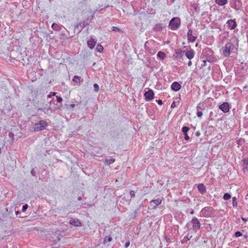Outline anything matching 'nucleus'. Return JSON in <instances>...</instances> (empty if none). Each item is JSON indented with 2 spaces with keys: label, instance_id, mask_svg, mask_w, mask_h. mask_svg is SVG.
Masks as SVG:
<instances>
[{
  "label": "nucleus",
  "instance_id": "nucleus-49",
  "mask_svg": "<svg viewBox=\"0 0 248 248\" xmlns=\"http://www.w3.org/2000/svg\"><path fill=\"white\" fill-rule=\"evenodd\" d=\"M49 104H50V105H51V101H50V102H49Z\"/></svg>",
  "mask_w": 248,
  "mask_h": 248
},
{
  "label": "nucleus",
  "instance_id": "nucleus-22",
  "mask_svg": "<svg viewBox=\"0 0 248 248\" xmlns=\"http://www.w3.org/2000/svg\"><path fill=\"white\" fill-rule=\"evenodd\" d=\"M112 241V238L110 236H107L105 237L104 241L105 243L108 242H110Z\"/></svg>",
  "mask_w": 248,
  "mask_h": 248
},
{
  "label": "nucleus",
  "instance_id": "nucleus-18",
  "mask_svg": "<svg viewBox=\"0 0 248 248\" xmlns=\"http://www.w3.org/2000/svg\"><path fill=\"white\" fill-rule=\"evenodd\" d=\"M216 3L220 6H223L228 3V0H215Z\"/></svg>",
  "mask_w": 248,
  "mask_h": 248
},
{
  "label": "nucleus",
  "instance_id": "nucleus-34",
  "mask_svg": "<svg viewBox=\"0 0 248 248\" xmlns=\"http://www.w3.org/2000/svg\"><path fill=\"white\" fill-rule=\"evenodd\" d=\"M197 115L198 117H201L202 115V113L201 111H198L197 113Z\"/></svg>",
  "mask_w": 248,
  "mask_h": 248
},
{
  "label": "nucleus",
  "instance_id": "nucleus-46",
  "mask_svg": "<svg viewBox=\"0 0 248 248\" xmlns=\"http://www.w3.org/2000/svg\"><path fill=\"white\" fill-rule=\"evenodd\" d=\"M173 105H175V102H173L172 103L171 106V108H172V107H173Z\"/></svg>",
  "mask_w": 248,
  "mask_h": 248
},
{
  "label": "nucleus",
  "instance_id": "nucleus-41",
  "mask_svg": "<svg viewBox=\"0 0 248 248\" xmlns=\"http://www.w3.org/2000/svg\"><path fill=\"white\" fill-rule=\"evenodd\" d=\"M20 212L19 211H16V214L17 216L20 214Z\"/></svg>",
  "mask_w": 248,
  "mask_h": 248
},
{
  "label": "nucleus",
  "instance_id": "nucleus-48",
  "mask_svg": "<svg viewBox=\"0 0 248 248\" xmlns=\"http://www.w3.org/2000/svg\"><path fill=\"white\" fill-rule=\"evenodd\" d=\"M204 210H205V208L203 209L202 210V212H203L204 211Z\"/></svg>",
  "mask_w": 248,
  "mask_h": 248
},
{
  "label": "nucleus",
  "instance_id": "nucleus-11",
  "mask_svg": "<svg viewBox=\"0 0 248 248\" xmlns=\"http://www.w3.org/2000/svg\"><path fill=\"white\" fill-rule=\"evenodd\" d=\"M171 88L172 90L177 92L181 89V85L178 82L175 81L172 83Z\"/></svg>",
  "mask_w": 248,
  "mask_h": 248
},
{
  "label": "nucleus",
  "instance_id": "nucleus-25",
  "mask_svg": "<svg viewBox=\"0 0 248 248\" xmlns=\"http://www.w3.org/2000/svg\"><path fill=\"white\" fill-rule=\"evenodd\" d=\"M94 90L95 92H98L99 90V86L97 83L93 84Z\"/></svg>",
  "mask_w": 248,
  "mask_h": 248
},
{
  "label": "nucleus",
  "instance_id": "nucleus-47",
  "mask_svg": "<svg viewBox=\"0 0 248 248\" xmlns=\"http://www.w3.org/2000/svg\"><path fill=\"white\" fill-rule=\"evenodd\" d=\"M71 106L73 108V107H75V105L74 104H72V105H71Z\"/></svg>",
  "mask_w": 248,
  "mask_h": 248
},
{
  "label": "nucleus",
  "instance_id": "nucleus-32",
  "mask_svg": "<svg viewBox=\"0 0 248 248\" xmlns=\"http://www.w3.org/2000/svg\"><path fill=\"white\" fill-rule=\"evenodd\" d=\"M56 93L55 92H51L50 93L47 95V98H51L53 96H55Z\"/></svg>",
  "mask_w": 248,
  "mask_h": 248
},
{
  "label": "nucleus",
  "instance_id": "nucleus-4",
  "mask_svg": "<svg viewBox=\"0 0 248 248\" xmlns=\"http://www.w3.org/2000/svg\"><path fill=\"white\" fill-rule=\"evenodd\" d=\"M162 199H157L151 201L149 203V208L151 209H155L158 205L161 204L162 202Z\"/></svg>",
  "mask_w": 248,
  "mask_h": 248
},
{
  "label": "nucleus",
  "instance_id": "nucleus-20",
  "mask_svg": "<svg viewBox=\"0 0 248 248\" xmlns=\"http://www.w3.org/2000/svg\"><path fill=\"white\" fill-rule=\"evenodd\" d=\"M115 161V159L114 158H107L106 159V162L108 164H110L113 162H114Z\"/></svg>",
  "mask_w": 248,
  "mask_h": 248
},
{
  "label": "nucleus",
  "instance_id": "nucleus-33",
  "mask_svg": "<svg viewBox=\"0 0 248 248\" xmlns=\"http://www.w3.org/2000/svg\"><path fill=\"white\" fill-rule=\"evenodd\" d=\"M56 98H57V101L59 103L62 102V98L61 97L57 96Z\"/></svg>",
  "mask_w": 248,
  "mask_h": 248
},
{
  "label": "nucleus",
  "instance_id": "nucleus-36",
  "mask_svg": "<svg viewBox=\"0 0 248 248\" xmlns=\"http://www.w3.org/2000/svg\"><path fill=\"white\" fill-rule=\"evenodd\" d=\"M129 245H130V242L129 241L126 242L125 245H124L125 248H128L129 246Z\"/></svg>",
  "mask_w": 248,
  "mask_h": 248
},
{
  "label": "nucleus",
  "instance_id": "nucleus-15",
  "mask_svg": "<svg viewBox=\"0 0 248 248\" xmlns=\"http://www.w3.org/2000/svg\"><path fill=\"white\" fill-rule=\"evenodd\" d=\"M193 227L199 229L200 228V223L197 218H193L191 220Z\"/></svg>",
  "mask_w": 248,
  "mask_h": 248
},
{
  "label": "nucleus",
  "instance_id": "nucleus-6",
  "mask_svg": "<svg viewBox=\"0 0 248 248\" xmlns=\"http://www.w3.org/2000/svg\"><path fill=\"white\" fill-rule=\"evenodd\" d=\"M226 24L228 28L231 30L234 29L237 26V23L235 19H230L228 20Z\"/></svg>",
  "mask_w": 248,
  "mask_h": 248
},
{
  "label": "nucleus",
  "instance_id": "nucleus-42",
  "mask_svg": "<svg viewBox=\"0 0 248 248\" xmlns=\"http://www.w3.org/2000/svg\"><path fill=\"white\" fill-rule=\"evenodd\" d=\"M187 64L189 66H190L191 65H192V62L191 61H189L188 63H187Z\"/></svg>",
  "mask_w": 248,
  "mask_h": 248
},
{
  "label": "nucleus",
  "instance_id": "nucleus-23",
  "mask_svg": "<svg viewBox=\"0 0 248 248\" xmlns=\"http://www.w3.org/2000/svg\"><path fill=\"white\" fill-rule=\"evenodd\" d=\"M231 198V196L230 194L229 193H225L224 194V196H223V199L225 200H229L230 198Z\"/></svg>",
  "mask_w": 248,
  "mask_h": 248
},
{
  "label": "nucleus",
  "instance_id": "nucleus-43",
  "mask_svg": "<svg viewBox=\"0 0 248 248\" xmlns=\"http://www.w3.org/2000/svg\"><path fill=\"white\" fill-rule=\"evenodd\" d=\"M31 174H32L33 175H34V170H32L31 171Z\"/></svg>",
  "mask_w": 248,
  "mask_h": 248
},
{
  "label": "nucleus",
  "instance_id": "nucleus-10",
  "mask_svg": "<svg viewBox=\"0 0 248 248\" xmlns=\"http://www.w3.org/2000/svg\"><path fill=\"white\" fill-rule=\"evenodd\" d=\"M189 129L190 128L187 126H183L182 128V131L185 135L184 139L186 140H188L190 139L189 136L187 134V132L189 130Z\"/></svg>",
  "mask_w": 248,
  "mask_h": 248
},
{
  "label": "nucleus",
  "instance_id": "nucleus-21",
  "mask_svg": "<svg viewBox=\"0 0 248 248\" xmlns=\"http://www.w3.org/2000/svg\"><path fill=\"white\" fill-rule=\"evenodd\" d=\"M96 49L97 50V51L101 52L103 50V47L101 45L98 44L97 45Z\"/></svg>",
  "mask_w": 248,
  "mask_h": 248
},
{
  "label": "nucleus",
  "instance_id": "nucleus-24",
  "mask_svg": "<svg viewBox=\"0 0 248 248\" xmlns=\"http://www.w3.org/2000/svg\"><path fill=\"white\" fill-rule=\"evenodd\" d=\"M73 80L74 82L78 83L80 82V78L78 76H75L73 79Z\"/></svg>",
  "mask_w": 248,
  "mask_h": 248
},
{
  "label": "nucleus",
  "instance_id": "nucleus-30",
  "mask_svg": "<svg viewBox=\"0 0 248 248\" xmlns=\"http://www.w3.org/2000/svg\"><path fill=\"white\" fill-rule=\"evenodd\" d=\"M28 207V204H26L24 205L22 207V211L25 212L26 210L27 209Z\"/></svg>",
  "mask_w": 248,
  "mask_h": 248
},
{
  "label": "nucleus",
  "instance_id": "nucleus-27",
  "mask_svg": "<svg viewBox=\"0 0 248 248\" xmlns=\"http://www.w3.org/2000/svg\"><path fill=\"white\" fill-rule=\"evenodd\" d=\"M232 205L233 206H236L237 205V199L235 197L232 198Z\"/></svg>",
  "mask_w": 248,
  "mask_h": 248
},
{
  "label": "nucleus",
  "instance_id": "nucleus-39",
  "mask_svg": "<svg viewBox=\"0 0 248 248\" xmlns=\"http://www.w3.org/2000/svg\"><path fill=\"white\" fill-rule=\"evenodd\" d=\"M157 103L159 104V105H162V100H156Z\"/></svg>",
  "mask_w": 248,
  "mask_h": 248
},
{
  "label": "nucleus",
  "instance_id": "nucleus-12",
  "mask_svg": "<svg viewBox=\"0 0 248 248\" xmlns=\"http://www.w3.org/2000/svg\"><path fill=\"white\" fill-rule=\"evenodd\" d=\"M69 223L72 225L77 226V227H80L82 226V224L80 221L78 219H72L69 221Z\"/></svg>",
  "mask_w": 248,
  "mask_h": 248
},
{
  "label": "nucleus",
  "instance_id": "nucleus-14",
  "mask_svg": "<svg viewBox=\"0 0 248 248\" xmlns=\"http://www.w3.org/2000/svg\"><path fill=\"white\" fill-rule=\"evenodd\" d=\"M197 188L199 191L202 193L204 194L206 192V188L203 184H199L197 186Z\"/></svg>",
  "mask_w": 248,
  "mask_h": 248
},
{
  "label": "nucleus",
  "instance_id": "nucleus-19",
  "mask_svg": "<svg viewBox=\"0 0 248 248\" xmlns=\"http://www.w3.org/2000/svg\"><path fill=\"white\" fill-rule=\"evenodd\" d=\"M157 56L158 58L163 60L166 58V54L164 52L160 51L157 53Z\"/></svg>",
  "mask_w": 248,
  "mask_h": 248
},
{
  "label": "nucleus",
  "instance_id": "nucleus-2",
  "mask_svg": "<svg viewBox=\"0 0 248 248\" xmlns=\"http://www.w3.org/2000/svg\"><path fill=\"white\" fill-rule=\"evenodd\" d=\"M47 123L44 120H41L38 123L34 124L31 127V131L33 132L42 130L47 126Z\"/></svg>",
  "mask_w": 248,
  "mask_h": 248
},
{
  "label": "nucleus",
  "instance_id": "nucleus-8",
  "mask_svg": "<svg viewBox=\"0 0 248 248\" xmlns=\"http://www.w3.org/2000/svg\"><path fill=\"white\" fill-rule=\"evenodd\" d=\"M187 40L188 42H194L197 39V36H195L192 34V31L191 30H188L187 32Z\"/></svg>",
  "mask_w": 248,
  "mask_h": 248
},
{
  "label": "nucleus",
  "instance_id": "nucleus-26",
  "mask_svg": "<svg viewBox=\"0 0 248 248\" xmlns=\"http://www.w3.org/2000/svg\"><path fill=\"white\" fill-rule=\"evenodd\" d=\"M50 108H51L50 107H49L47 108H38L37 110H38V111L39 110H42V111H44L45 113H46V111H48Z\"/></svg>",
  "mask_w": 248,
  "mask_h": 248
},
{
  "label": "nucleus",
  "instance_id": "nucleus-38",
  "mask_svg": "<svg viewBox=\"0 0 248 248\" xmlns=\"http://www.w3.org/2000/svg\"><path fill=\"white\" fill-rule=\"evenodd\" d=\"M241 219L243 221L245 222L248 221V218L241 217Z\"/></svg>",
  "mask_w": 248,
  "mask_h": 248
},
{
  "label": "nucleus",
  "instance_id": "nucleus-45",
  "mask_svg": "<svg viewBox=\"0 0 248 248\" xmlns=\"http://www.w3.org/2000/svg\"><path fill=\"white\" fill-rule=\"evenodd\" d=\"M81 199H82V198H81V197H79L78 198V200L79 201L81 200Z\"/></svg>",
  "mask_w": 248,
  "mask_h": 248
},
{
  "label": "nucleus",
  "instance_id": "nucleus-40",
  "mask_svg": "<svg viewBox=\"0 0 248 248\" xmlns=\"http://www.w3.org/2000/svg\"><path fill=\"white\" fill-rule=\"evenodd\" d=\"M200 135H201V133H200V132L199 131H197L196 132V136L199 137V136H200Z\"/></svg>",
  "mask_w": 248,
  "mask_h": 248
},
{
  "label": "nucleus",
  "instance_id": "nucleus-28",
  "mask_svg": "<svg viewBox=\"0 0 248 248\" xmlns=\"http://www.w3.org/2000/svg\"><path fill=\"white\" fill-rule=\"evenodd\" d=\"M244 165H246L245 169L248 168V159H245L243 160Z\"/></svg>",
  "mask_w": 248,
  "mask_h": 248
},
{
  "label": "nucleus",
  "instance_id": "nucleus-1",
  "mask_svg": "<svg viewBox=\"0 0 248 248\" xmlns=\"http://www.w3.org/2000/svg\"><path fill=\"white\" fill-rule=\"evenodd\" d=\"M234 47V45L232 43L228 42L225 44V46L222 47L220 51L224 57H228Z\"/></svg>",
  "mask_w": 248,
  "mask_h": 248
},
{
  "label": "nucleus",
  "instance_id": "nucleus-44",
  "mask_svg": "<svg viewBox=\"0 0 248 248\" xmlns=\"http://www.w3.org/2000/svg\"><path fill=\"white\" fill-rule=\"evenodd\" d=\"M190 214H191V215L193 214H194V211H193V210H192L191 211V212H190Z\"/></svg>",
  "mask_w": 248,
  "mask_h": 248
},
{
  "label": "nucleus",
  "instance_id": "nucleus-9",
  "mask_svg": "<svg viewBox=\"0 0 248 248\" xmlns=\"http://www.w3.org/2000/svg\"><path fill=\"white\" fill-rule=\"evenodd\" d=\"M219 108L223 112L225 113L228 112L230 109L229 104L227 102H225L221 104Z\"/></svg>",
  "mask_w": 248,
  "mask_h": 248
},
{
  "label": "nucleus",
  "instance_id": "nucleus-17",
  "mask_svg": "<svg viewBox=\"0 0 248 248\" xmlns=\"http://www.w3.org/2000/svg\"><path fill=\"white\" fill-rule=\"evenodd\" d=\"M51 27L55 31H60L61 30L62 26L60 24L54 23L52 24Z\"/></svg>",
  "mask_w": 248,
  "mask_h": 248
},
{
  "label": "nucleus",
  "instance_id": "nucleus-37",
  "mask_svg": "<svg viewBox=\"0 0 248 248\" xmlns=\"http://www.w3.org/2000/svg\"><path fill=\"white\" fill-rule=\"evenodd\" d=\"M9 136L10 138H14V135L13 133L11 132V133H9Z\"/></svg>",
  "mask_w": 248,
  "mask_h": 248
},
{
  "label": "nucleus",
  "instance_id": "nucleus-13",
  "mask_svg": "<svg viewBox=\"0 0 248 248\" xmlns=\"http://www.w3.org/2000/svg\"><path fill=\"white\" fill-rule=\"evenodd\" d=\"M186 57L189 60L193 59L194 57V51L193 49L186 52Z\"/></svg>",
  "mask_w": 248,
  "mask_h": 248
},
{
  "label": "nucleus",
  "instance_id": "nucleus-3",
  "mask_svg": "<svg viewBox=\"0 0 248 248\" xmlns=\"http://www.w3.org/2000/svg\"><path fill=\"white\" fill-rule=\"evenodd\" d=\"M181 25V20L179 17H173L170 21L169 27L171 30H176Z\"/></svg>",
  "mask_w": 248,
  "mask_h": 248
},
{
  "label": "nucleus",
  "instance_id": "nucleus-16",
  "mask_svg": "<svg viewBox=\"0 0 248 248\" xmlns=\"http://www.w3.org/2000/svg\"><path fill=\"white\" fill-rule=\"evenodd\" d=\"M96 44V41L94 39H91L90 40L87 42V45L88 47L90 49H93Z\"/></svg>",
  "mask_w": 248,
  "mask_h": 248
},
{
  "label": "nucleus",
  "instance_id": "nucleus-7",
  "mask_svg": "<svg viewBox=\"0 0 248 248\" xmlns=\"http://www.w3.org/2000/svg\"><path fill=\"white\" fill-rule=\"evenodd\" d=\"M144 96L146 100L149 101L154 98V93L152 90H149L145 93Z\"/></svg>",
  "mask_w": 248,
  "mask_h": 248
},
{
  "label": "nucleus",
  "instance_id": "nucleus-5",
  "mask_svg": "<svg viewBox=\"0 0 248 248\" xmlns=\"http://www.w3.org/2000/svg\"><path fill=\"white\" fill-rule=\"evenodd\" d=\"M89 23L88 19H87L86 21H84L83 22L76 25L75 26V29H78V32H79L84 27L89 25Z\"/></svg>",
  "mask_w": 248,
  "mask_h": 248
},
{
  "label": "nucleus",
  "instance_id": "nucleus-35",
  "mask_svg": "<svg viewBox=\"0 0 248 248\" xmlns=\"http://www.w3.org/2000/svg\"><path fill=\"white\" fill-rule=\"evenodd\" d=\"M135 192L134 191H133V190L130 191V194L131 197H134L135 196Z\"/></svg>",
  "mask_w": 248,
  "mask_h": 248
},
{
  "label": "nucleus",
  "instance_id": "nucleus-31",
  "mask_svg": "<svg viewBox=\"0 0 248 248\" xmlns=\"http://www.w3.org/2000/svg\"><path fill=\"white\" fill-rule=\"evenodd\" d=\"M112 31H121V30L116 27H112Z\"/></svg>",
  "mask_w": 248,
  "mask_h": 248
},
{
  "label": "nucleus",
  "instance_id": "nucleus-29",
  "mask_svg": "<svg viewBox=\"0 0 248 248\" xmlns=\"http://www.w3.org/2000/svg\"><path fill=\"white\" fill-rule=\"evenodd\" d=\"M242 235V233L240 232L237 231L235 233V236L236 237H238L241 236Z\"/></svg>",
  "mask_w": 248,
  "mask_h": 248
}]
</instances>
